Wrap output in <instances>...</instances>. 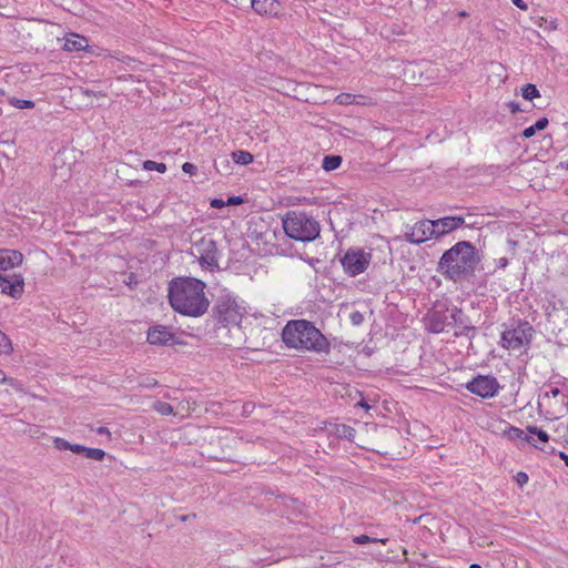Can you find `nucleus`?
<instances>
[{"instance_id":"obj_1","label":"nucleus","mask_w":568,"mask_h":568,"mask_svg":"<svg viewBox=\"0 0 568 568\" xmlns=\"http://www.w3.org/2000/svg\"><path fill=\"white\" fill-rule=\"evenodd\" d=\"M479 262L476 246L469 241H459L442 254L436 271L454 283L470 282L476 275Z\"/></svg>"},{"instance_id":"obj_2","label":"nucleus","mask_w":568,"mask_h":568,"mask_svg":"<svg viewBox=\"0 0 568 568\" xmlns=\"http://www.w3.org/2000/svg\"><path fill=\"white\" fill-rule=\"evenodd\" d=\"M206 285L194 277H178L169 284V302L172 308L184 316L200 317L207 312L210 302L205 297Z\"/></svg>"},{"instance_id":"obj_3","label":"nucleus","mask_w":568,"mask_h":568,"mask_svg":"<svg viewBox=\"0 0 568 568\" xmlns=\"http://www.w3.org/2000/svg\"><path fill=\"white\" fill-rule=\"evenodd\" d=\"M282 341L290 348L328 354L331 343L324 334L307 320L288 321L282 329Z\"/></svg>"},{"instance_id":"obj_4","label":"nucleus","mask_w":568,"mask_h":568,"mask_svg":"<svg viewBox=\"0 0 568 568\" xmlns=\"http://www.w3.org/2000/svg\"><path fill=\"white\" fill-rule=\"evenodd\" d=\"M283 230L291 240L310 243L321 233L320 222L305 211L291 210L282 217Z\"/></svg>"},{"instance_id":"obj_5","label":"nucleus","mask_w":568,"mask_h":568,"mask_svg":"<svg viewBox=\"0 0 568 568\" xmlns=\"http://www.w3.org/2000/svg\"><path fill=\"white\" fill-rule=\"evenodd\" d=\"M244 314L245 307L234 294L225 290L216 296L211 308V318L216 327L240 326Z\"/></svg>"},{"instance_id":"obj_6","label":"nucleus","mask_w":568,"mask_h":568,"mask_svg":"<svg viewBox=\"0 0 568 568\" xmlns=\"http://www.w3.org/2000/svg\"><path fill=\"white\" fill-rule=\"evenodd\" d=\"M535 329L532 325L523 320L513 321L501 333V346L506 349H519L531 343Z\"/></svg>"},{"instance_id":"obj_7","label":"nucleus","mask_w":568,"mask_h":568,"mask_svg":"<svg viewBox=\"0 0 568 568\" xmlns=\"http://www.w3.org/2000/svg\"><path fill=\"white\" fill-rule=\"evenodd\" d=\"M345 274L355 277L363 274L372 262V251L362 247H348L339 258Z\"/></svg>"},{"instance_id":"obj_8","label":"nucleus","mask_w":568,"mask_h":568,"mask_svg":"<svg viewBox=\"0 0 568 568\" xmlns=\"http://www.w3.org/2000/svg\"><path fill=\"white\" fill-rule=\"evenodd\" d=\"M466 389L481 398L495 397L500 385L496 377L491 375H477L465 385Z\"/></svg>"},{"instance_id":"obj_9","label":"nucleus","mask_w":568,"mask_h":568,"mask_svg":"<svg viewBox=\"0 0 568 568\" xmlns=\"http://www.w3.org/2000/svg\"><path fill=\"white\" fill-rule=\"evenodd\" d=\"M196 250L200 254L199 262L202 267L210 271L219 268V251L214 240L203 237L196 244Z\"/></svg>"},{"instance_id":"obj_10","label":"nucleus","mask_w":568,"mask_h":568,"mask_svg":"<svg viewBox=\"0 0 568 568\" xmlns=\"http://www.w3.org/2000/svg\"><path fill=\"white\" fill-rule=\"evenodd\" d=\"M432 220L418 221L412 226H406L404 239L405 241L412 244H422L427 240L434 237V232L432 231Z\"/></svg>"},{"instance_id":"obj_11","label":"nucleus","mask_w":568,"mask_h":568,"mask_svg":"<svg viewBox=\"0 0 568 568\" xmlns=\"http://www.w3.org/2000/svg\"><path fill=\"white\" fill-rule=\"evenodd\" d=\"M446 312L449 313V318L452 320V325H455L458 331L455 332V336H469V338L474 337V333L476 332V327L471 324L470 318L463 312V310L458 306H453L450 308H446Z\"/></svg>"},{"instance_id":"obj_12","label":"nucleus","mask_w":568,"mask_h":568,"mask_svg":"<svg viewBox=\"0 0 568 568\" xmlns=\"http://www.w3.org/2000/svg\"><path fill=\"white\" fill-rule=\"evenodd\" d=\"M24 280L21 274L6 275L0 273L1 292L13 298H19L23 293Z\"/></svg>"},{"instance_id":"obj_13","label":"nucleus","mask_w":568,"mask_h":568,"mask_svg":"<svg viewBox=\"0 0 568 568\" xmlns=\"http://www.w3.org/2000/svg\"><path fill=\"white\" fill-rule=\"evenodd\" d=\"M464 224L465 219L463 216H445L438 220H432V231L434 232V237L438 239L452 233Z\"/></svg>"},{"instance_id":"obj_14","label":"nucleus","mask_w":568,"mask_h":568,"mask_svg":"<svg viewBox=\"0 0 568 568\" xmlns=\"http://www.w3.org/2000/svg\"><path fill=\"white\" fill-rule=\"evenodd\" d=\"M253 11L262 17L278 18L282 16L283 6L278 0H250Z\"/></svg>"},{"instance_id":"obj_15","label":"nucleus","mask_w":568,"mask_h":568,"mask_svg":"<svg viewBox=\"0 0 568 568\" xmlns=\"http://www.w3.org/2000/svg\"><path fill=\"white\" fill-rule=\"evenodd\" d=\"M146 339L152 345H170L174 341V334L166 326L154 325L149 328Z\"/></svg>"},{"instance_id":"obj_16","label":"nucleus","mask_w":568,"mask_h":568,"mask_svg":"<svg viewBox=\"0 0 568 568\" xmlns=\"http://www.w3.org/2000/svg\"><path fill=\"white\" fill-rule=\"evenodd\" d=\"M23 262V254L17 250L0 248V271L19 266Z\"/></svg>"},{"instance_id":"obj_17","label":"nucleus","mask_w":568,"mask_h":568,"mask_svg":"<svg viewBox=\"0 0 568 568\" xmlns=\"http://www.w3.org/2000/svg\"><path fill=\"white\" fill-rule=\"evenodd\" d=\"M448 317L449 315H447L446 312H433L428 320L427 329L434 334L445 332L448 326H452V323L448 322Z\"/></svg>"},{"instance_id":"obj_18","label":"nucleus","mask_w":568,"mask_h":568,"mask_svg":"<svg viewBox=\"0 0 568 568\" xmlns=\"http://www.w3.org/2000/svg\"><path fill=\"white\" fill-rule=\"evenodd\" d=\"M549 440V435L538 428L537 426H527V436L525 437V442L532 445L536 448L545 449V444Z\"/></svg>"},{"instance_id":"obj_19","label":"nucleus","mask_w":568,"mask_h":568,"mask_svg":"<svg viewBox=\"0 0 568 568\" xmlns=\"http://www.w3.org/2000/svg\"><path fill=\"white\" fill-rule=\"evenodd\" d=\"M89 48V40L83 36L71 33L70 37L65 38L63 50L68 52L85 51Z\"/></svg>"},{"instance_id":"obj_20","label":"nucleus","mask_w":568,"mask_h":568,"mask_svg":"<svg viewBox=\"0 0 568 568\" xmlns=\"http://www.w3.org/2000/svg\"><path fill=\"white\" fill-rule=\"evenodd\" d=\"M342 164V156L336 154L325 155L322 162V168L329 172L339 168Z\"/></svg>"},{"instance_id":"obj_21","label":"nucleus","mask_w":568,"mask_h":568,"mask_svg":"<svg viewBox=\"0 0 568 568\" xmlns=\"http://www.w3.org/2000/svg\"><path fill=\"white\" fill-rule=\"evenodd\" d=\"M232 159L236 164L246 165L253 162V154L248 151L237 150L232 153Z\"/></svg>"},{"instance_id":"obj_22","label":"nucleus","mask_w":568,"mask_h":568,"mask_svg":"<svg viewBox=\"0 0 568 568\" xmlns=\"http://www.w3.org/2000/svg\"><path fill=\"white\" fill-rule=\"evenodd\" d=\"M504 435L510 439V440H517L523 439L525 440V437L527 436V433H525L521 428H518L516 426H507V428L504 430Z\"/></svg>"},{"instance_id":"obj_23","label":"nucleus","mask_w":568,"mask_h":568,"mask_svg":"<svg viewBox=\"0 0 568 568\" xmlns=\"http://www.w3.org/2000/svg\"><path fill=\"white\" fill-rule=\"evenodd\" d=\"M521 97L527 101H531L535 98H539L540 92L535 84L527 83L521 88Z\"/></svg>"},{"instance_id":"obj_24","label":"nucleus","mask_w":568,"mask_h":568,"mask_svg":"<svg viewBox=\"0 0 568 568\" xmlns=\"http://www.w3.org/2000/svg\"><path fill=\"white\" fill-rule=\"evenodd\" d=\"M335 433L339 438L353 440L355 437L356 430L353 427L343 424V425H336Z\"/></svg>"},{"instance_id":"obj_25","label":"nucleus","mask_w":568,"mask_h":568,"mask_svg":"<svg viewBox=\"0 0 568 568\" xmlns=\"http://www.w3.org/2000/svg\"><path fill=\"white\" fill-rule=\"evenodd\" d=\"M83 455L88 459L101 462L104 459L106 453L101 448L85 447Z\"/></svg>"},{"instance_id":"obj_26","label":"nucleus","mask_w":568,"mask_h":568,"mask_svg":"<svg viewBox=\"0 0 568 568\" xmlns=\"http://www.w3.org/2000/svg\"><path fill=\"white\" fill-rule=\"evenodd\" d=\"M13 351L12 343L10 338L4 334L2 331H0V354L2 355H9Z\"/></svg>"},{"instance_id":"obj_27","label":"nucleus","mask_w":568,"mask_h":568,"mask_svg":"<svg viewBox=\"0 0 568 568\" xmlns=\"http://www.w3.org/2000/svg\"><path fill=\"white\" fill-rule=\"evenodd\" d=\"M143 169L146 171H158L160 173H165L168 168L165 163L162 162H155L152 160H146L142 164Z\"/></svg>"},{"instance_id":"obj_28","label":"nucleus","mask_w":568,"mask_h":568,"mask_svg":"<svg viewBox=\"0 0 568 568\" xmlns=\"http://www.w3.org/2000/svg\"><path fill=\"white\" fill-rule=\"evenodd\" d=\"M154 409L163 416L173 414V406L166 402L158 400L153 405Z\"/></svg>"},{"instance_id":"obj_29","label":"nucleus","mask_w":568,"mask_h":568,"mask_svg":"<svg viewBox=\"0 0 568 568\" xmlns=\"http://www.w3.org/2000/svg\"><path fill=\"white\" fill-rule=\"evenodd\" d=\"M9 103L17 109H32L34 108V102L31 100H23L18 98H10Z\"/></svg>"},{"instance_id":"obj_30","label":"nucleus","mask_w":568,"mask_h":568,"mask_svg":"<svg viewBox=\"0 0 568 568\" xmlns=\"http://www.w3.org/2000/svg\"><path fill=\"white\" fill-rule=\"evenodd\" d=\"M386 540L387 539L373 538V537L367 536V535H359V536L353 537V542L356 544V545H366V544H369V542H382V544H385Z\"/></svg>"},{"instance_id":"obj_31","label":"nucleus","mask_w":568,"mask_h":568,"mask_svg":"<svg viewBox=\"0 0 568 568\" xmlns=\"http://www.w3.org/2000/svg\"><path fill=\"white\" fill-rule=\"evenodd\" d=\"M53 446L58 450H70L71 443H69L67 439L61 437H54L53 438Z\"/></svg>"},{"instance_id":"obj_32","label":"nucleus","mask_w":568,"mask_h":568,"mask_svg":"<svg viewBox=\"0 0 568 568\" xmlns=\"http://www.w3.org/2000/svg\"><path fill=\"white\" fill-rule=\"evenodd\" d=\"M349 320H351L353 325L357 326V325H361L364 322V315L361 312L355 311V312L351 313Z\"/></svg>"},{"instance_id":"obj_33","label":"nucleus","mask_w":568,"mask_h":568,"mask_svg":"<svg viewBox=\"0 0 568 568\" xmlns=\"http://www.w3.org/2000/svg\"><path fill=\"white\" fill-rule=\"evenodd\" d=\"M353 95L349 93H341L336 97V101L339 104H351Z\"/></svg>"},{"instance_id":"obj_34","label":"nucleus","mask_w":568,"mask_h":568,"mask_svg":"<svg viewBox=\"0 0 568 568\" xmlns=\"http://www.w3.org/2000/svg\"><path fill=\"white\" fill-rule=\"evenodd\" d=\"M548 123H549L548 119L546 116H542L536 121V123L534 124V128L537 131H541L548 126Z\"/></svg>"},{"instance_id":"obj_35","label":"nucleus","mask_w":568,"mask_h":568,"mask_svg":"<svg viewBox=\"0 0 568 568\" xmlns=\"http://www.w3.org/2000/svg\"><path fill=\"white\" fill-rule=\"evenodd\" d=\"M196 170H197L196 165H194L191 162H185L182 164V171L186 174L193 175V174H195Z\"/></svg>"},{"instance_id":"obj_36","label":"nucleus","mask_w":568,"mask_h":568,"mask_svg":"<svg viewBox=\"0 0 568 568\" xmlns=\"http://www.w3.org/2000/svg\"><path fill=\"white\" fill-rule=\"evenodd\" d=\"M515 479H516L517 484L520 487H523L524 485H526L528 483V475L525 471H519V473H517Z\"/></svg>"},{"instance_id":"obj_37","label":"nucleus","mask_w":568,"mask_h":568,"mask_svg":"<svg viewBox=\"0 0 568 568\" xmlns=\"http://www.w3.org/2000/svg\"><path fill=\"white\" fill-rule=\"evenodd\" d=\"M225 203L226 205H239L243 203V199L240 195H233L229 196Z\"/></svg>"},{"instance_id":"obj_38","label":"nucleus","mask_w":568,"mask_h":568,"mask_svg":"<svg viewBox=\"0 0 568 568\" xmlns=\"http://www.w3.org/2000/svg\"><path fill=\"white\" fill-rule=\"evenodd\" d=\"M537 130L534 128V125H530L528 128H526L521 135L525 138V139H529L531 136H534L536 134Z\"/></svg>"},{"instance_id":"obj_39","label":"nucleus","mask_w":568,"mask_h":568,"mask_svg":"<svg viewBox=\"0 0 568 568\" xmlns=\"http://www.w3.org/2000/svg\"><path fill=\"white\" fill-rule=\"evenodd\" d=\"M87 446L80 445V444H71L70 450L74 454H84Z\"/></svg>"},{"instance_id":"obj_40","label":"nucleus","mask_w":568,"mask_h":568,"mask_svg":"<svg viewBox=\"0 0 568 568\" xmlns=\"http://www.w3.org/2000/svg\"><path fill=\"white\" fill-rule=\"evenodd\" d=\"M508 109L513 114H516L521 111L519 103L516 101H510L508 103Z\"/></svg>"},{"instance_id":"obj_41","label":"nucleus","mask_w":568,"mask_h":568,"mask_svg":"<svg viewBox=\"0 0 568 568\" xmlns=\"http://www.w3.org/2000/svg\"><path fill=\"white\" fill-rule=\"evenodd\" d=\"M560 393H561V390H560L558 387H550V389H549V390H547V392L545 393V396H546V397H552V398H555V397H557Z\"/></svg>"},{"instance_id":"obj_42","label":"nucleus","mask_w":568,"mask_h":568,"mask_svg":"<svg viewBox=\"0 0 568 568\" xmlns=\"http://www.w3.org/2000/svg\"><path fill=\"white\" fill-rule=\"evenodd\" d=\"M226 203L222 199H213L211 200V206L214 209L224 207Z\"/></svg>"},{"instance_id":"obj_43","label":"nucleus","mask_w":568,"mask_h":568,"mask_svg":"<svg viewBox=\"0 0 568 568\" xmlns=\"http://www.w3.org/2000/svg\"><path fill=\"white\" fill-rule=\"evenodd\" d=\"M97 434H99V435H106L108 437L111 436V433H110L109 428L105 427V426H100L99 428H97Z\"/></svg>"},{"instance_id":"obj_44","label":"nucleus","mask_w":568,"mask_h":568,"mask_svg":"<svg viewBox=\"0 0 568 568\" xmlns=\"http://www.w3.org/2000/svg\"><path fill=\"white\" fill-rule=\"evenodd\" d=\"M511 1L517 8L521 9V10H527V4L524 0H511Z\"/></svg>"},{"instance_id":"obj_45","label":"nucleus","mask_w":568,"mask_h":568,"mask_svg":"<svg viewBox=\"0 0 568 568\" xmlns=\"http://www.w3.org/2000/svg\"><path fill=\"white\" fill-rule=\"evenodd\" d=\"M497 267L504 268L508 265V260L506 257H500L497 261Z\"/></svg>"},{"instance_id":"obj_46","label":"nucleus","mask_w":568,"mask_h":568,"mask_svg":"<svg viewBox=\"0 0 568 568\" xmlns=\"http://www.w3.org/2000/svg\"><path fill=\"white\" fill-rule=\"evenodd\" d=\"M10 381H11V379H10V378H8V377L6 376V374L0 369V383H1V384H7V383H8V382H10Z\"/></svg>"},{"instance_id":"obj_47","label":"nucleus","mask_w":568,"mask_h":568,"mask_svg":"<svg viewBox=\"0 0 568 568\" xmlns=\"http://www.w3.org/2000/svg\"><path fill=\"white\" fill-rule=\"evenodd\" d=\"M253 408H254V405L251 403H246L243 405L244 413H251Z\"/></svg>"},{"instance_id":"obj_48","label":"nucleus","mask_w":568,"mask_h":568,"mask_svg":"<svg viewBox=\"0 0 568 568\" xmlns=\"http://www.w3.org/2000/svg\"><path fill=\"white\" fill-rule=\"evenodd\" d=\"M559 456L565 462L566 466L568 467V455L564 452H560Z\"/></svg>"},{"instance_id":"obj_49","label":"nucleus","mask_w":568,"mask_h":568,"mask_svg":"<svg viewBox=\"0 0 568 568\" xmlns=\"http://www.w3.org/2000/svg\"><path fill=\"white\" fill-rule=\"evenodd\" d=\"M246 2H250V0H232V4L236 7Z\"/></svg>"},{"instance_id":"obj_50","label":"nucleus","mask_w":568,"mask_h":568,"mask_svg":"<svg viewBox=\"0 0 568 568\" xmlns=\"http://www.w3.org/2000/svg\"><path fill=\"white\" fill-rule=\"evenodd\" d=\"M194 517H195V514H189V515L181 516L180 519L182 521H186V520H189V518H194Z\"/></svg>"},{"instance_id":"obj_51","label":"nucleus","mask_w":568,"mask_h":568,"mask_svg":"<svg viewBox=\"0 0 568 568\" xmlns=\"http://www.w3.org/2000/svg\"><path fill=\"white\" fill-rule=\"evenodd\" d=\"M358 406L365 408L366 410L371 408V406L366 402H364V400L359 402Z\"/></svg>"},{"instance_id":"obj_52","label":"nucleus","mask_w":568,"mask_h":568,"mask_svg":"<svg viewBox=\"0 0 568 568\" xmlns=\"http://www.w3.org/2000/svg\"><path fill=\"white\" fill-rule=\"evenodd\" d=\"M132 283L136 284L138 282L135 280L134 274L131 273L130 276H129V284H132Z\"/></svg>"},{"instance_id":"obj_53","label":"nucleus","mask_w":568,"mask_h":568,"mask_svg":"<svg viewBox=\"0 0 568 568\" xmlns=\"http://www.w3.org/2000/svg\"><path fill=\"white\" fill-rule=\"evenodd\" d=\"M458 16L466 18V17H468V13L466 11H460V12H458Z\"/></svg>"},{"instance_id":"obj_54","label":"nucleus","mask_w":568,"mask_h":568,"mask_svg":"<svg viewBox=\"0 0 568 568\" xmlns=\"http://www.w3.org/2000/svg\"><path fill=\"white\" fill-rule=\"evenodd\" d=\"M548 27H549V29H556L557 28V26H556V23L554 21L548 23Z\"/></svg>"},{"instance_id":"obj_55","label":"nucleus","mask_w":568,"mask_h":568,"mask_svg":"<svg viewBox=\"0 0 568 568\" xmlns=\"http://www.w3.org/2000/svg\"><path fill=\"white\" fill-rule=\"evenodd\" d=\"M469 568H483L479 564H471Z\"/></svg>"},{"instance_id":"obj_56","label":"nucleus","mask_w":568,"mask_h":568,"mask_svg":"<svg viewBox=\"0 0 568 568\" xmlns=\"http://www.w3.org/2000/svg\"><path fill=\"white\" fill-rule=\"evenodd\" d=\"M305 202H306V199L304 197L303 200H302V199H297V202H296V203H297V204H303V203H305Z\"/></svg>"},{"instance_id":"obj_57","label":"nucleus","mask_w":568,"mask_h":568,"mask_svg":"<svg viewBox=\"0 0 568 568\" xmlns=\"http://www.w3.org/2000/svg\"><path fill=\"white\" fill-rule=\"evenodd\" d=\"M4 95V91L2 89H0V97H3Z\"/></svg>"},{"instance_id":"obj_58","label":"nucleus","mask_w":568,"mask_h":568,"mask_svg":"<svg viewBox=\"0 0 568 568\" xmlns=\"http://www.w3.org/2000/svg\"><path fill=\"white\" fill-rule=\"evenodd\" d=\"M566 169L568 170V163L566 164Z\"/></svg>"}]
</instances>
